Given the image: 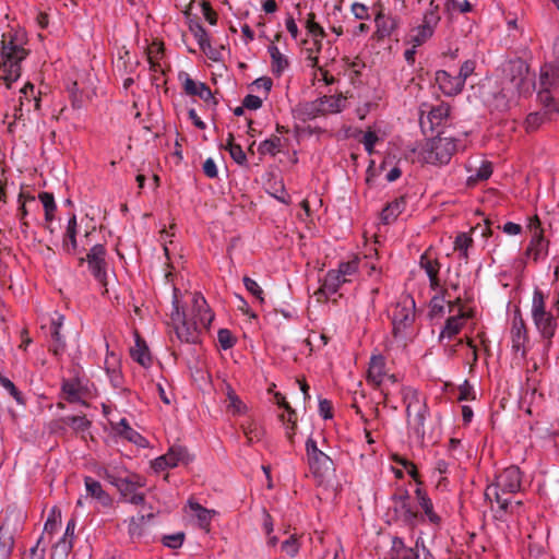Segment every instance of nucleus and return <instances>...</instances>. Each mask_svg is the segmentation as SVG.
<instances>
[{
    "mask_svg": "<svg viewBox=\"0 0 559 559\" xmlns=\"http://www.w3.org/2000/svg\"><path fill=\"white\" fill-rule=\"evenodd\" d=\"M192 302L193 316L188 318L185 312L180 311L177 289L174 290L175 309L171 312V323L177 337L186 343H195L201 331L206 330L214 318L203 296L194 294Z\"/></svg>",
    "mask_w": 559,
    "mask_h": 559,
    "instance_id": "nucleus-1",
    "label": "nucleus"
},
{
    "mask_svg": "<svg viewBox=\"0 0 559 559\" xmlns=\"http://www.w3.org/2000/svg\"><path fill=\"white\" fill-rule=\"evenodd\" d=\"M23 32L10 31L2 35L0 45V80L10 87L21 76V63L27 57Z\"/></svg>",
    "mask_w": 559,
    "mask_h": 559,
    "instance_id": "nucleus-2",
    "label": "nucleus"
},
{
    "mask_svg": "<svg viewBox=\"0 0 559 559\" xmlns=\"http://www.w3.org/2000/svg\"><path fill=\"white\" fill-rule=\"evenodd\" d=\"M531 319L534 326L545 342V348L548 350L550 340L557 329L559 319V295L550 302H547L543 292L535 289L532 297Z\"/></svg>",
    "mask_w": 559,
    "mask_h": 559,
    "instance_id": "nucleus-3",
    "label": "nucleus"
},
{
    "mask_svg": "<svg viewBox=\"0 0 559 559\" xmlns=\"http://www.w3.org/2000/svg\"><path fill=\"white\" fill-rule=\"evenodd\" d=\"M107 479L119 490L124 501L132 504H141L144 496L138 489L145 485L139 475L130 474L124 468L109 464L105 471Z\"/></svg>",
    "mask_w": 559,
    "mask_h": 559,
    "instance_id": "nucleus-4",
    "label": "nucleus"
},
{
    "mask_svg": "<svg viewBox=\"0 0 559 559\" xmlns=\"http://www.w3.org/2000/svg\"><path fill=\"white\" fill-rule=\"evenodd\" d=\"M473 94L469 99H479L490 109L506 110L510 106V98L513 95L511 88H504L491 79L483 80L478 85L473 86Z\"/></svg>",
    "mask_w": 559,
    "mask_h": 559,
    "instance_id": "nucleus-5",
    "label": "nucleus"
},
{
    "mask_svg": "<svg viewBox=\"0 0 559 559\" xmlns=\"http://www.w3.org/2000/svg\"><path fill=\"white\" fill-rule=\"evenodd\" d=\"M559 83V36L555 39L551 53L540 68L538 81V97L549 107L551 100L550 88Z\"/></svg>",
    "mask_w": 559,
    "mask_h": 559,
    "instance_id": "nucleus-6",
    "label": "nucleus"
},
{
    "mask_svg": "<svg viewBox=\"0 0 559 559\" xmlns=\"http://www.w3.org/2000/svg\"><path fill=\"white\" fill-rule=\"evenodd\" d=\"M521 488V474L520 469L515 466L506 468L501 474L498 475L496 484L490 485L486 489V497L489 500L495 499L498 506L506 510L511 503L509 499L502 498L501 492L512 493Z\"/></svg>",
    "mask_w": 559,
    "mask_h": 559,
    "instance_id": "nucleus-7",
    "label": "nucleus"
},
{
    "mask_svg": "<svg viewBox=\"0 0 559 559\" xmlns=\"http://www.w3.org/2000/svg\"><path fill=\"white\" fill-rule=\"evenodd\" d=\"M357 270L358 264L356 261L343 262L338 265L337 270H331L316 293L318 300L320 301L321 297L329 298L334 295L342 284L350 281V277L355 275Z\"/></svg>",
    "mask_w": 559,
    "mask_h": 559,
    "instance_id": "nucleus-8",
    "label": "nucleus"
},
{
    "mask_svg": "<svg viewBox=\"0 0 559 559\" xmlns=\"http://www.w3.org/2000/svg\"><path fill=\"white\" fill-rule=\"evenodd\" d=\"M403 400L406 406L408 426L417 433H421L425 421L426 405L421 394L413 388L403 390Z\"/></svg>",
    "mask_w": 559,
    "mask_h": 559,
    "instance_id": "nucleus-9",
    "label": "nucleus"
},
{
    "mask_svg": "<svg viewBox=\"0 0 559 559\" xmlns=\"http://www.w3.org/2000/svg\"><path fill=\"white\" fill-rule=\"evenodd\" d=\"M440 22L438 7L429 9L423 17L420 25L412 28L407 36V44L414 47H419L425 44L435 33L437 25Z\"/></svg>",
    "mask_w": 559,
    "mask_h": 559,
    "instance_id": "nucleus-10",
    "label": "nucleus"
},
{
    "mask_svg": "<svg viewBox=\"0 0 559 559\" xmlns=\"http://www.w3.org/2000/svg\"><path fill=\"white\" fill-rule=\"evenodd\" d=\"M194 456L182 445H173L167 453L158 456L151 462V467L155 473L163 472L168 468H175L180 465H188L193 461Z\"/></svg>",
    "mask_w": 559,
    "mask_h": 559,
    "instance_id": "nucleus-11",
    "label": "nucleus"
},
{
    "mask_svg": "<svg viewBox=\"0 0 559 559\" xmlns=\"http://www.w3.org/2000/svg\"><path fill=\"white\" fill-rule=\"evenodd\" d=\"M394 332L402 333L415 318V301L409 296H402L390 310Z\"/></svg>",
    "mask_w": 559,
    "mask_h": 559,
    "instance_id": "nucleus-12",
    "label": "nucleus"
},
{
    "mask_svg": "<svg viewBox=\"0 0 559 559\" xmlns=\"http://www.w3.org/2000/svg\"><path fill=\"white\" fill-rule=\"evenodd\" d=\"M448 312L449 318L440 334V338H452L460 332L467 319L471 317V310L460 304L449 305Z\"/></svg>",
    "mask_w": 559,
    "mask_h": 559,
    "instance_id": "nucleus-13",
    "label": "nucleus"
},
{
    "mask_svg": "<svg viewBox=\"0 0 559 559\" xmlns=\"http://www.w3.org/2000/svg\"><path fill=\"white\" fill-rule=\"evenodd\" d=\"M308 464L316 477L322 478L332 467L331 459L318 449L317 443L311 438L306 442Z\"/></svg>",
    "mask_w": 559,
    "mask_h": 559,
    "instance_id": "nucleus-14",
    "label": "nucleus"
},
{
    "mask_svg": "<svg viewBox=\"0 0 559 559\" xmlns=\"http://www.w3.org/2000/svg\"><path fill=\"white\" fill-rule=\"evenodd\" d=\"M429 151L424 159L428 163L447 164L455 150L454 142L449 138H439L427 143Z\"/></svg>",
    "mask_w": 559,
    "mask_h": 559,
    "instance_id": "nucleus-15",
    "label": "nucleus"
},
{
    "mask_svg": "<svg viewBox=\"0 0 559 559\" xmlns=\"http://www.w3.org/2000/svg\"><path fill=\"white\" fill-rule=\"evenodd\" d=\"M368 380L376 385H389L397 382L394 374L389 373L385 368V361L381 355H372L368 369Z\"/></svg>",
    "mask_w": 559,
    "mask_h": 559,
    "instance_id": "nucleus-16",
    "label": "nucleus"
},
{
    "mask_svg": "<svg viewBox=\"0 0 559 559\" xmlns=\"http://www.w3.org/2000/svg\"><path fill=\"white\" fill-rule=\"evenodd\" d=\"M105 249L102 245L94 246L87 254L88 267L95 278L107 286L105 271Z\"/></svg>",
    "mask_w": 559,
    "mask_h": 559,
    "instance_id": "nucleus-17",
    "label": "nucleus"
},
{
    "mask_svg": "<svg viewBox=\"0 0 559 559\" xmlns=\"http://www.w3.org/2000/svg\"><path fill=\"white\" fill-rule=\"evenodd\" d=\"M435 80L440 91L447 96L457 95L464 86L462 78L452 75L444 70L437 71Z\"/></svg>",
    "mask_w": 559,
    "mask_h": 559,
    "instance_id": "nucleus-18",
    "label": "nucleus"
},
{
    "mask_svg": "<svg viewBox=\"0 0 559 559\" xmlns=\"http://www.w3.org/2000/svg\"><path fill=\"white\" fill-rule=\"evenodd\" d=\"M183 91L191 96H198L206 104L213 103L211 90L202 82L194 81L187 73L180 74Z\"/></svg>",
    "mask_w": 559,
    "mask_h": 559,
    "instance_id": "nucleus-19",
    "label": "nucleus"
},
{
    "mask_svg": "<svg viewBox=\"0 0 559 559\" xmlns=\"http://www.w3.org/2000/svg\"><path fill=\"white\" fill-rule=\"evenodd\" d=\"M374 23L376 32L373 36L378 40H382L393 34L400 25V20L396 16L379 11L374 17Z\"/></svg>",
    "mask_w": 559,
    "mask_h": 559,
    "instance_id": "nucleus-20",
    "label": "nucleus"
},
{
    "mask_svg": "<svg viewBox=\"0 0 559 559\" xmlns=\"http://www.w3.org/2000/svg\"><path fill=\"white\" fill-rule=\"evenodd\" d=\"M112 429L117 436L128 440L139 448H147L150 445L147 439L131 428L124 418L120 419L116 424H112Z\"/></svg>",
    "mask_w": 559,
    "mask_h": 559,
    "instance_id": "nucleus-21",
    "label": "nucleus"
},
{
    "mask_svg": "<svg viewBox=\"0 0 559 559\" xmlns=\"http://www.w3.org/2000/svg\"><path fill=\"white\" fill-rule=\"evenodd\" d=\"M222 391L226 395L225 404H226V409L229 414H231L233 416H240V415H243L247 413V411H248L247 405L237 395V393L231 388V385L228 382H226L225 380L223 381Z\"/></svg>",
    "mask_w": 559,
    "mask_h": 559,
    "instance_id": "nucleus-22",
    "label": "nucleus"
},
{
    "mask_svg": "<svg viewBox=\"0 0 559 559\" xmlns=\"http://www.w3.org/2000/svg\"><path fill=\"white\" fill-rule=\"evenodd\" d=\"M317 111L323 115L337 114L346 108L347 99L343 95L324 96L319 98L316 103Z\"/></svg>",
    "mask_w": 559,
    "mask_h": 559,
    "instance_id": "nucleus-23",
    "label": "nucleus"
},
{
    "mask_svg": "<svg viewBox=\"0 0 559 559\" xmlns=\"http://www.w3.org/2000/svg\"><path fill=\"white\" fill-rule=\"evenodd\" d=\"M538 100H540L538 98ZM544 108H545V112L544 114H540V112H533V114H530L526 118V129L530 130V131H533V130H536L540 124H543L546 120L550 119V115L551 114H556V112H559V99H556L552 95H551V100L549 102V107H546L542 102H539Z\"/></svg>",
    "mask_w": 559,
    "mask_h": 559,
    "instance_id": "nucleus-24",
    "label": "nucleus"
},
{
    "mask_svg": "<svg viewBox=\"0 0 559 559\" xmlns=\"http://www.w3.org/2000/svg\"><path fill=\"white\" fill-rule=\"evenodd\" d=\"M549 241L544 235H533L526 249V255L534 261L544 260L548 254Z\"/></svg>",
    "mask_w": 559,
    "mask_h": 559,
    "instance_id": "nucleus-25",
    "label": "nucleus"
},
{
    "mask_svg": "<svg viewBox=\"0 0 559 559\" xmlns=\"http://www.w3.org/2000/svg\"><path fill=\"white\" fill-rule=\"evenodd\" d=\"M188 508L191 516L198 521L199 526L209 532L210 523L216 515L215 510L205 509L200 503L194 501H189Z\"/></svg>",
    "mask_w": 559,
    "mask_h": 559,
    "instance_id": "nucleus-26",
    "label": "nucleus"
},
{
    "mask_svg": "<svg viewBox=\"0 0 559 559\" xmlns=\"http://www.w3.org/2000/svg\"><path fill=\"white\" fill-rule=\"evenodd\" d=\"M512 348L515 352H521L524 355V345L526 342V330L523 320L514 319L511 329Z\"/></svg>",
    "mask_w": 559,
    "mask_h": 559,
    "instance_id": "nucleus-27",
    "label": "nucleus"
},
{
    "mask_svg": "<svg viewBox=\"0 0 559 559\" xmlns=\"http://www.w3.org/2000/svg\"><path fill=\"white\" fill-rule=\"evenodd\" d=\"M131 357L144 368H148L152 362V358L148 348L144 341L135 334V344L130 349Z\"/></svg>",
    "mask_w": 559,
    "mask_h": 559,
    "instance_id": "nucleus-28",
    "label": "nucleus"
},
{
    "mask_svg": "<svg viewBox=\"0 0 559 559\" xmlns=\"http://www.w3.org/2000/svg\"><path fill=\"white\" fill-rule=\"evenodd\" d=\"M468 171L471 175L467 178V182L469 185H475L477 181H483L490 177L492 174V166L487 160H480L478 166L471 163Z\"/></svg>",
    "mask_w": 559,
    "mask_h": 559,
    "instance_id": "nucleus-29",
    "label": "nucleus"
},
{
    "mask_svg": "<svg viewBox=\"0 0 559 559\" xmlns=\"http://www.w3.org/2000/svg\"><path fill=\"white\" fill-rule=\"evenodd\" d=\"M85 489H86L87 495L91 496L92 498L96 499L102 506H104V507L110 506L111 498L109 497V495H107L103 490L102 485L97 480H95L91 477H86L85 478Z\"/></svg>",
    "mask_w": 559,
    "mask_h": 559,
    "instance_id": "nucleus-30",
    "label": "nucleus"
},
{
    "mask_svg": "<svg viewBox=\"0 0 559 559\" xmlns=\"http://www.w3.org/2000/svg\"><path fill=\"white\" fill-rule=\"evenodd\" d=\"M269 53L271 57L272 71L281 75L288 68V59L282 53L274 41L269 46Z\"/></svg>",
    "mask_w": 559,
    "mask_h": 559,
    "instance_id": "nucleus-31",
    "label": "nucleus"
},
{
    "mask_svg": "<svg viewBox=\"0 0 559 559\" xmlns=\"http://www.w3.org/2000/svg\"><path fill=\"white\" fill-rule=\"evenodd\" d=\"M394 510L396 514L407 523H412L416 519V512L413 510V506L408 497H399L394 501Z\"/></svg>",
    "mask_w": 559,
    "mask_h": 559,
    "instance_id": "nucleus-32",
    "label": "nucleus"
},
{
    "mask_svg": "<svg viewBox=\"0 0 559 559\" xmlns=\"http://www.w3.org/2000/svg\"><path fill=\"white\" fill-rule=\"evenodd\" d=\"M61 525V511L57 508H52L48 519L45 523L44 533L38 543L48 539L51 540L52 534L60 528Z\"/></svg>",
    "mask_w": 559,
    "mask_h": 559,
    "instance_id": "nucleus-33",
    "label": "nucleus"
},
{
    "mask_svg": "<svg viewBox=\"0 0 559 559\" xmlns=\"http://www.w3.org/2000/svg\"><path fill=\"white\" fill-rule=\"evenodd\" d=\"M405 206L406 201L404 198L394 200L382 211L381 219L385 224L393 223L404 212Z\"/></svg>",
    "mask_w": 559,
    "mask_h": 559,
    "instance_id": "nucleus-34",
    "label": "nucleus"
},
{
    "mask_svg": "<svg viewBox=\"0 0 559 559\" xmlns=\"http://www.w3.org/2000/svg\"><path fill=\"white\" fill-rule=\"evenodd\" d=\"M63 393L70 402H82L88 397L90 393L79 382H67L63 384Z\"/></svg>",
    "mask_w": 559,
    "mask_h": 559,
    "instance_id": "nucleus-35",
    "label": "nucleus"
},
{
    "mask_svg": "<svg viewBox=\"0 0 559 559\" xmlns=\"http://www.w3.org/2000/svg\"><path fill=\"white\" fill-rule=\"evenodd\" d=\"M75 522L74 520L69 521L63 536L55 545V549L62 556L68 555L72 548V538L74 535Z\"/></svg>",
    "mask_w": 559,
    "mask_h": 559,
    "instance_id": "nucleus-36",
    "label": "nucleus"
},
{
    "mask_svg": "<svg viewBox=\"0 0 559 559\" xmlns=\"http://www.w3.org/2000/svg\"><path fill=\"white\" fill-rule=\"evenodd\" d=\"M189 31L198 41L203 52L209 53V51L212 50V47L210 44L209 35L206 31L203 28V26H201L199 23L190 22Z\"/></svg>",
    "mask_w": 559,
    "mask_h": 559,
    "instance_id": "nucleus-37",
    "label": "nucleus"
},
{
    "mask_svg": "<svg viewBox=\"0 0 559 559\" xmlns=\"http://www.w3.org/2000/svg\"><path fill=\"white\" fill-rule=\"evenodd\" d=\"M241 429L249 443L261 440L264 433L262 427L254 419L243 421Z\"/></svg>",
    "mask_w": 559,
    "mask_h": 559,
    "instance_id": "nucleus-38",
    "label": "nucleus"
},
{
    "mask_svg": "<svg viewBox=\"0 0 559 559\" xmlns=\"http://www.w3.org/2000/svg\"><path fill=\"white\" fill-rule=\"evenodd\" d=\"M14 545L13 534L10 528L0 526V559H8Z\"/></svg>",
    "mask_w": 559,
    "mask_h": 559,
    "instance_id": "nucleus-39",
    "label": "nucleus"
},
{
    "mask_svg": "<svg viewBox=\"0 0 559 559\" xmlns=\"http://www.w3.org/2000/svg\"><path fill=\"white\" fill-rule=\"evenodd\" d=\"M416 558H417V556L415 555L414 550L412 548L406 547L401 539L395 538L393 540V545H392V548H391L388 559H416Z\"/></svg>",
    "mask_w": 559,
    "mask_h": 559,
    "instance_id": "nucleus-40",
    "label": "nucleus"
},
{
    "mask_svg": "<svg viewBox=\"0 0 559 559\" xmlns=\"http://www.w3.org/2000/svg\"><path fill=\"white\" fill-rule=\"evenodd\" d=\"M416 496H417L418 504L424 510V512L427 515L428 520L431 523L437 524L439 522V518L432 511V503H431L430 499L428 497H426V495L421 490H419V489L416 490Z\"/></svg>",
    "mask_w": 559,
    "mask_h": 559,
    "instance_id": "nucleus-41",
    "label": "nucleus"
},
{
    "mask_svg": "<svg viewBox=\"0 0 559 559\" xmlns=\"http://www.w3.org/2000/svg\"><path fill=\"white\" fill-rule=\"evenodd\" d=\"M226 150H228L231 158L238 163L243 164L247 159L246 154L240 145L234 143V136L231 134H228L226 144L224 145Z\"/></svg>",
    "mask_w": 559,
    "mask_h": 559,
    "instance_id": "nucleus-42",
    "label": "nucleus"
},
{
    "mask_svg": "<svg viewBox=\"0 0 559 559\" xmlns=\"http://www.w3.org/2000/svg\"><path fill=\"white\" fill-rule=\"evenodd\" d=\"M421 266L425 269L427 276L429 277L430 285L435 288L439 285L438 282V271H439V264L436 261H432L428 259L427 257L421 258L420 262Z\"/></svg>",
    "mask_w": 559,
    "mask_h": 559,
    "instance_id": "nucleus-43",
    "label": "nucleus"
},
{
    "mask_svg": "<svg viewBox=\"0 0 559 559\" xmlns=\"http://www.w3.org/2000/svg\"><path fill=\"white\" fill-rule=\"evenodd\" d=\"M163 44L154 41L147 48V59L154 71L159 69V59L163 55Z\"/></svg>",
    "mask_w": 559,
    "mask_h": 559,
    "instance_id": "nucleus-44",
    "label": "nucleus"
},
{
    "mask_svg": "<svg viewBox=\"0 0 559 559\" xmlns=\"http://www.w3.org/2000/svg\"><path fill=\"white\" fill-rule=\"evenodd\" d=\"M282 146V141L278 136H272L267 140H264L259 145V153L262 155H275L277 152H280Z\"/></svg>",
    "mask_w": 559,
    "mask_h": 559,
    "instance_id": "nucleus-45",
    "label": "nucleus"
},
{
    "mask_svg": "<svg viewBox=\"0 0 559 559\" xmlns=\"http://www.w3.org/2000/svg\"><path fill=\"white\" fill-rule=\"evenodd\" d=\"M76 235V218L73 216L70 218L68 228H67V241L64 243L66 249L70 252H75L78 249V241L75 238Z\"/></svg>",
    "mask_w": 559,
    "mask_h": 559,
    "instance_id": "nucleus-46",
    "label": "nucleus"
},
{
    "mask_svg": "<svg viewBox=\"0 0 559 559\" xmlns=\"http://www.w3.org/2000/svg\"><path fill=\"white\" fill-rule=\"evenodd\" d=\"M64 423L76 432H83L90 427V421L84 416L67 417Z\"/></svg>",
    "mask_w": 559,
    "mask_h": 559,
    "instance_id": "nucleus-47",
    "label": "nucleus"
},
{
    "mask_svg": "<svg viewBox=\"0 0 559 559\" xmlns=\"http://www.w3.org/2000/svg\"><path fill=\"white\" fill-rule=\"evenodd\" d=\"M472 245V238L465 234L461 233L456 236L454 241V249L460 251L463 257H467V249Z\"/></svg>",
    "mask_w": 559,
    "mask_h": 559,
    "instance_id": "nucleus-48",
    "label": "nucleus"
},
{
    "mask_svg": "<svg viewBox=\"0 0 559 559\" xmlns=\"http://www.w3.org/2000/svg\"><path fill=\"white\" fill-rule=\"evenodd\" d=\"M217 340H218L219 346L225 350L231 348L236 343V338L230 333V331L227 329H221L218 331Z\"/></svg>",
    "mask_w": 559,
    "mask_h": 559,
    "instance_id": "nucleus-49",
    "label": "nucleus"
},
{
    "mask_svg": "<svg viewBox=\"0 0 559 559\" xmlns=\"http://www.w3.org/2000/svg\"><path fill=\"white\" fill-rule=\"evenodd\" d=\"M447 9L450 12L466 13L472 10V4L467 0H449Z\"/></svg>",
    "mask_w": 559,
    "mask_h": 559,
    "instance_id": "nucleus-50",
    "label": "nucleus"
},
{
    "mask_svg": "<svg viewBox=\"0 0 559 559\" xmlns=\"http://www.w3.org/2000/svg\"><path fill=\"white\" fill-rule=\"evenodd\" d=\"M143 523L144 516L141 515L138 519H132L129 524V534L132 539H138L143 535Z\"/></svg>",
    "mask_w": 559,
    "mask_h": 559,
    "instance_id": "nucleus-51",
    "label": "nucleus"
},
{
    "mask_svg": "<svg viewBox=\"0 0 559 559\" xmlns=\"http://www.w3.org/2000/svg\"><path fill=\"white\" fill-rule=\"evenodd\" d=\"M243 284H245L246 289L251 295H253L260 301H263V290L254 280L246 276V277H243Z\"/></svg>",
    "mask_w": 559,
    "mask_h": 559,
    "instance_id": "nucleus-52",
    "label": "nucleus"
},
{
    "mask_svg": "<svg viewBox=\"0 0 559 559\" xmlns=\"http://www.w3.org/2000/svg\"><path fill=\"white\" fill-rule=\"evenodd\" d=\"M379 141V136L377 135V133L372 130H367L362 136V144L365 146V150L369 153V154H372L373 153V147L376 145V143Z\"/></svg>",
    "mask_w": 559,
    "mask_h": 559,
    "instance_id": "nucleus-53",
    "label": "nucleus"
},
{
    "mask_svg": "<svg viewBox=\"0 0 559 559\" xmlns=\"http://www.w3.org/2000/svg\"><path fill=\"white\" fill-rule=\"evenodd\" d=\"M20 198L21 200L23 199L21 203V212L23 216H27L31 211L39 206L38 201L34 197H23V194H21Z\"/></svg>",
    "mask_w": 559,
    "mask_h": 559,
    "instance_id": "nucleus-54",
    "label": "nucleus"
},
{
    "mask_svg": "<svg viewBox=\"0 0 559 559\" xmlns=\"http://www.w3.org/2000/svg\"><path fill=\"white\" fill-rule=\"evenodd\" d=\"M306 27L308 33L314 38L322 37L324 35L323 28L314 21L313 14H309Z\"/></svg>",
    "mask_w": 559,
    "mask_h": 559,
    "instance_id": "nucleus-55",
    "label": "nucleus"
},
{
    "mask_svg": "<svg viewBox=\"0 0 559 559\" xmlns=\"http://www.w3.org/2000/svg\"><path fill=\"white\" fill-rule=\"evenodd\" d=\"M444 300L440 296H435L430 300V316L431 317H438L443 313L444 311Z\"/></svg>",
    "mask_w": 559,
    "mask_h": 559,
    "instance_id": "nucleus-56",
    "label": "nucleus"
},
{
    "mask_svg": "<svg viewBox=\"0 0 559 559\" xmlns=\"http://www.w3.org/2000/svg\"><path fill=\"white\" fill-rule=\"evenodd\" d=\"M129 51L126 48L119 50V57L116 60V67L124 72L129 71L130 56Z\"/></svg>",
    "mask_w": 559,
    "mask_h": 559,
    "instance_id": "nucleus-57",
    "label": "nucleus"
},
{
    "mask_svg": "<svg viewBox=\"0 0 559 559\" xmlns=\"http://www.w3.org/2000/svg\"><path fill=\"white\" fill-rule=\"evenodd\" d=\"M183 542V534L182 533H176L171 535H167L163 538V543L165 546L169 548H178L182 545Z\"/></svg>",
    "mask_w": 559,
    "mask_h": 559,
    "instance_id": "nucleus-58",
    "label": "nucleus"
},
{
    "mask_svg": "<svg viewBox=\"0 0 559 559\" xmlns=\"http://www.w3.org/2000/svg\"><path fill=\"white\" fill-rule=\"evenodd\" d=\"M0 382H1L2 388H3L4 390H7V391L10 393V395H12V396L15 399V401H16L17 403H22L21 394H20V392L16 390V388H15V385L13 384V382H12V381H10V380H9V379H7V378H1V379H0Z\"/></svg>",
    "mask_w": 559,
    "mask_h": 559,
    "instance_id": "nucleus-59",
    "label": "nucleus"
},
{
    "mask_svg": "<svg viewBox=\"0 0 559 559\" xmlns=\"http://www.w3.org/2000/svg\"><path fill=\"white\" fill-rule=\"evenodd\" d=\"M394 461L403 467V471H405L408 475H411L413 478H416L417 471L416 466L407 461L406 459L394 456Z\"/></svg>",
    "mask_w": 559,
    "mask_h": 559,
    "instance_id": "nucleus-60",
    "label": "nucleus"
},
{
    "mask_svg": "<svg viewBox=\"0 0 559 559\" xmlns=\"http://www.w3.org/2000/svg\"><path fill=\"white\" fill-rule=\"evenodd\" d=\"M38 203L43 205L44 211H55L56 209L53 197L47 192H43L39 194Z\"/></svg>",
    "mask_w": 559,
    "mask_h": 559,
    "instance_id": "nucleus-61",
    "label": "nucleus"
},
{
    "mask_svg": "<svg viewBox=\"0 0 559 559\" xmlns=\"http://www.w3.org/2000/svg\"><path fill=\"white\" fill-rule=\"evenodd\" d=\"M474 70H475V64H474V62H473V61L467 60V61H465V62L461 66V68H460V72H459L457 76H459V78H462V82L465 84L466 79L473 74Z\"/></svg>",
    "mask_w": 559,
    "mask_h": 559,
    "instance_id": "nucleus-62",
    "label": "nucleus"
},
{
    "mask_svg": "<svg viewBox=\"0 0 559 559\" xmlns=\"http://www.w3.org/2000/svg\"><path fill=\"white\" fill-rule=\"evenodd\" d=\"M352 13L358 20H368L369 19L368 9L362 3H358V2L354 3L352 5Z\"/></svg>",
    "mask_w": 559,
    "mask_h": 559,
    "instance_id": "nucleus-63",
    "label": "nucleus"
},
{
    "mask_svg": "<svg viewBox=\"0 0 559 559\" xmlns=\"http://www.w3.org/2000/svg\"><path fill=\"white\" fill-rule=\"evenodd\" d=\"M271 87L272 81L269 78H260L252 83V88L254 91H263L265 94L271 90Z\"/></svg>",
    "mask_w": 559,
    "mask_h": 559,
    "instance_id": "nucleus-64",
    "label": "nucleus"
}]
</instances>
